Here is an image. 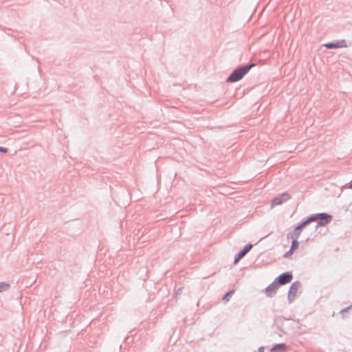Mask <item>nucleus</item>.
<instances>
[{"label":"nucleus","instance_id":"nucleus-1","mask_svg":"<svg viewBox=\"0 0 352 352\" xmlns=\"http://www.w3.org/2000/svg\"><path fill=\"white\" fill-rule=\"evenodd\" d=\"M255 65L254 63H250L237 67L227 78V82H235L239 81Z\"/></svg>","mask_w":352,"mask_h":352},{"label":"nucleus","instance_id":"nucleus-2","mask_svg":"<svg viewBox=\"0 0 352 352\" xmlns=\"http://www.w3.org/2000/svg\"><path fill=\"white\" fill-rule=\"evenodd\" d=\"M332 220V216L325 212H321L316 214H313L309 216L305 221L307 224L310 223L318 221V223L316 226V228L318 227L324 226L327 223H330Z\"/></svg>","mask_w":352,"mask_h":352},{"label":"nucleus","instance_id":"nucleus-3","mask_svg":"<svg viewBox=\"0 0 352 352\" xmlns=\"http://www.w3.org/2000/svg\"><path fill=\"white\" fill-rule=\"evenodd\" d=\"M300 287V283L299 281H295L291 285L288 291L287 296V299L289 303L292 302L295 299Z\"/></svg>","mask_w":352,"mask_h":352},{"label":"nucleus","instance_id":"nucleus-4","mask_svg":"<svg viewBox=\"0 0 352 352\" xmlns=\"http://www.w3.org/2000/svg\"><path fill=\"white\" fill-rule=\"evenodd\" d=\"M292 274L289 272H284L276 277L274 280L278 285H283L292 281Z\"/></svg>","mask_w":352,"mask_h":352},{"label":"nucleus","instance_id":"nucleus-5","mask_svg":"<svg viewBox=\"0 0 352 352\" xmlns=\"http://www.w3.org/2000/svg\"><path fill=\"white\" fill-rule=\"evenodd\" d=\"M308 224L305 220L300 223L298 226H296L292 232H289L287 234V239H298V238L300 235L302 229L304 228Z\"/></svg>","mask_w":352,"mask_h":352},{"label":"nucleus","instance_id":"nucleus-6","mask_svg":"<svg viewBox=\"0 0 352 352\" xmlns=\"http://www.w3.org/2000/svg\"><path fill=\"white\" fill-rule=\"evenodd\" d=\"M291 198V196L287 192H283L278 197H276L272 201V206L280 205L283 203L287 201Z\"/></svg>","mask_w":352,"mask_h":352},{"label":"nucleus","instance_id":"nucleus-7","mask_svg":"<svg viewBox=\"0 0 352 352\" xmlns=\"http://www.w3.org/2000/svg\"><path fill=\"white\" fill-rule=\"evenodd\" d=\"M251 243L246 245L237 254L235 255L234 263L236 264L242 258H243L248 252L252 248Z\"/></svg>","mask_w":352,"mask_h":352},{"label":"nucleus","instance_id":"nucleus-8","mask_svg":"<svg viewBox=\"0 0 352 352\" xmlns=\"http://www.w3.org/2000/svg\"><path fill=\"white\" fill-rule=\"evenodd\" d=\"M278 285L274 280L270 285L265 288V294L267 297H273L278 288Z\"/></svg>","mask_w":352,"mask_h":352},{"label":"nucleus","instance_id":"nucleus-9","mask_svg":"<svg viewBox=\"0 0 352 352\" xmlns=\"http://www.w3.org/2000/svg\"><path fill=\"white\" fill-rule=\"evenodd\" d=\"M286 344L285 343H279V344H277L276 345H274L272 349V351H280V352H283L285 349H286Z\"/></svg>","mask_w":352,"mask_h":352},{"label":"nucleus","instance_id":"nucleus-10","mask_svg":"<svg viewBox=\"0 0 352 352\" xmlns=\"http://www.w3.org/2000/svg\"><path fill=\"white\" fill-rule=\"evenodd\" d=\"M324 46L327 49H336L339 48L337 41L336 42H329L324 44Z\"/></svg>","mask_w":352,"mask_h":352},{"label":"nucleus","instance_id":"nucleus-11","mask_svg":"<svg viewBox=\"0 0 352 352\" xmlns=\"http://www.w3.org/2000/svg\"><path fill=\"white\" fill-rule=\"evenodd\" d=\"M234 290H230L222 298L223 301L226 303L229 301L230 298L233 294Z\"/></svg>","mask_w":352,"mask_h":352},{"label":"nucleus","instance_id":"nucleus-12","mask_svg":"<svg viewBox=\"0 0 352 352\" xmlns=\"http://www.w3.org/2000/svg\"><path fill=\"white\" fill-rule=\"evenodd\" d=\"M10 285L8 283L3 282L0 283V292L7 291L10 288Z\"/></svg>","mask_w":352,"mask_h":352},{"label":"nucleus","instance_id":"nucleus-13","mask_svg":"<svg viewBox=\"0 0 352 352\" xmlns=\"http://www.w3.org/2000/svg\"><path fill=\"white\" fill-rule=\"evenodd\" d=\"M298 245H299V243L298 242L297 239H292L290 249L294 251L295 250H296L298 248Z\"/></svg>","mask_w":352,"mask_h":352},{"label":"nucleus","instance_id":"nucleus-14","mask_svg":"<svg viewBox=\"0 0 352 352\" xmlns=\"http://www.w3.org/2000/svg\"><path fill=\"white\" fill-rule=\"evenodd\" d=\"M338 47H347V44L345 40H340L337 41Z\"/></svg>","mask_w":352,"mask_h":352},{"label":"nucleus","instance_id":"nucleus-15","mask_svg":"<svg viewBox=\"0 0 352 352\" xmlns=\"http://www.w3.org/2000/svg\"><path fill=\"white\" fill-rule=\"evenodd\" d=\"M294 251L289 249L287 252L285 253L283 255L284 258H289L294 252Z\"/></svg>","mask_w":352,"mask_h":352},{"label":"nucleus","instance_id":"nucleus-16","mask_svg":"<svg viewBox=\"0 0 352 352\" xmlns=\"http://www.w3.org/2000/svg\"><path fill=\"white\" fill-rule=\"evenodd\" d=\"M351 307H352V304H351V305H349V307H345V308L342 309L340 311V314H342V315H344V314L345 312H347L349 309H351Z\"/></svg>","mask_w":352,"mask_h":352},{"label":"nucleus","instance_id":"nucleus-17","mask_svg":"<svg viewBox=\"0 0 352 352\" xmlns=\"http://www.w3.org/2000/svg\"><path fill=\"white\" fill-rule=\"evenodd\" d=\"M7 151H8V148H6L5 147L0 146V152L7 153Z\"/></svg>","mask_w":352,"mask_h":352},{"label":"nucleus","instance_id":"nucleus-18","mask_svg":"<svg viewBox=\"0 0 352 352\" xmlns=\"http://www.w3.org/2000/svg\"><path fill=\"white\" fill-rule=\"evenodd\" d=\"M346 186H347L350 189H352V181L349 184H346Z\"/></svg>","mask_w":352,"mask_h":352}]
</instances>
